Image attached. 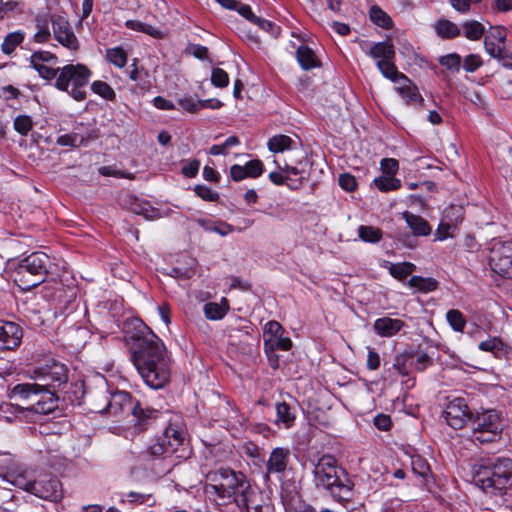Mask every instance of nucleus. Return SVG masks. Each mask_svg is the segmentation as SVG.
Instances as JSON below:
<instances>
[{"mask_svg":"<svg viewBox=\"0 0 512 512\" xmlns=\"http://www.w3.org/2000/svg\"><path fill=\"white\" fill-rule=\"evenodd\" d=\"M54 65L55 64H38L32 66L39 73L40 77L46 80H53L58 77L61 70V68L54 67Z\"/></svg>","mask_w":512,"mask_h":512,"instance_id":"43","label":"nucleus"},{"mask_svg":"<svg viewBox=\"0 0 512 512\" xmlns=\"http://www.w3.org/2000/svg\"><path fill=\"white\" fill-rule=\"evenodd\" d=\"M106 57L115 66L123 68L127 63V53L121 47L107 49Z\"/></svg>","mask_w":512,"mask_h":512,"instance_id":"40","label":"nucleus"},{"mask_svg":"<svg viewBox=\"0 0 512 512\" xmlns=\"http://www.w3.org/2000/svg\"><path fill=\"white\" fill-rule=\"evenodd\" d=\"M186 52L200 60H205L208 58V49L202 45L189 44L186 48Z\"/></svg>","mask_w":512,"mask_h":512,"instance_id":"62","label":"nucleus"},{"mask_svg":"<svg viewBox=\"0 0 512 512\" xmlns=\"http://www.w3.org/2000/svg\"><path fill=\"white\" fill-rule=\"evenodd\" d=\"M411 468L415 474L422 478H427L431 472L428 462L420 455L411 457Z\"/></svg>","mask_w":512,"mask_h":512,"instance_id":"39","label":"nucleus"},{"mask_svg":"<svg viewBox=\"0 0 512 512\" xmlns=\"http://www.w3.org/2000/svg\"><path fill=\"white\" fill-rule=\"evenodd\" d=\"M227 313V308L215 303L209 302L204 305V314L207 319L210 320H219L222 319Z\"/></svg>","mask_w":512,"mask_h":512,"instance_id":"42","label":"nucleus"},{"mask_svg":"<svg viewBox=\"0 0 512 512\" xmlns=\"http://www.w3.org/2000/svg\"><path fill=\"white\" fill-rule=\"evenodd\" d=\"M92 75L90 69L84 64H67L61 68L55 81V87L65 91L77 101L86 98L85 87Z\"/></svg>","mask_w":512,"mask_h":512,"instance_id":"6","label":"nucleus"},{"mask_svg":"<svg viewBox=\"0 0 512 512\" xmlns=\"http://www.w3.org/2000/svg\"><path fill=\"white\" fill-rule=\"evenodd\" d=\"M472 416L473 412L461 397L451 400L444 411L445 420L453 429H462L468 422L471 423Z\"/></svg>","mask_w":512,"mask_h":512,"instance_id":"15","label":"nucleus"},{"mask_svg":"<svg viewBox=\"0 0 512 512\" xmlns=\"http://www.w3.org/2000/svg\"><path fill=\"white\" fill-rule=\"evenodd\" d=\"M338 183L342 189L347 192H353L357 188L355 177L349 173H343L339 176Z\"/></svg>","mask_w":512,"mask_h":512,"instance_id":"57","label":"nucleus"},{"mask_svg":"<svg viewBox=\"0 0 512 512\" xmlns=\"http://www.w3.org/2000/svg\"><path fill=\"white\" fill-rule=\"evenodd\" d=\"M484 45L487 53L512 69V45L506 44L504 34H486Z\"/></svg>","mask_w":512,"mask_h":512,"instance_id":"16","label":"nucleus"},{"mask_svg":"<svg viewBox=\"0 0 512 512\" xmlns=\"http://www.w3.org/2000/svg\"><path fill=\"white\" fill-rule=\"evenodd\" d=\"M134 366L152 389L163 388L170 380L171 360L163 341L143 322L129 336Z\"/></svg>","mask_w":512,"mask_h":512,"instance_id":"1","label":"nucleus"},{"mask_svg":"<svg viewBox=\"0 0 512 512\" xmlns=\"http://www.w3.org/2000/svg\"><path fill=\"white\" fill-rule=\"evenodd\" d=\"M276 421L280 427L288 429L294 425L296 419L295 408L286 402H277L275 404Z\"/></svg>","mask_w":512,"mask_h":512,"instance_id":"23","label":"nucleus"},{"mask_svg":"<svg viewBox=\"0 0 512 512\" xmlns=\"http://www.w3.org/2000/svg\"><path fill=\"white\" fill-rule=\"evenodd\" d=\"M22 329L14 322H4L0 325V348L11 350L18 347L22 339Z\"/></svg>","mask_w":512,"mask_h":512,"instance_id":"19","label":"nucleus"},{"mask_svg":"<svg viewBox=\"0 0 512 512\" xmlns=\"http://www.w3.org/2000/svg\"><path fill=\"white\" fill-rule=\"evenodd\" d=\"M13 126L19 134L26 136L33 128V121L28 115H19L14 119Z\"/></svg>","mask_w":512,"mask_h":512,"instance_id":"44","label":"nucleus"},{"mask_svg":"<svg viewBox=\"0 0 512 512\" xmlns=\"http://www.w3.org/2000/svg\"><path fill=\"white\" fill-rule=\"evenodd\" d=\"M472 439L480 444L492 443L500 439L503 429L500 415L495 409L473 413L471 417Z\"/></svg>","mask_w":512,"mask_h":512,"instance_id":"7","label":"nucleus"},{"mask_svg":"<svg viewBox=\"0 0 512 512\" xmlns=\"http://www.w3.org/2000/svg\"><path fill=\"white\" fill-rule=\"evenodd\" d=\"M50 22L53 32H69L70 25L65 16L53 14L50 17Z\"/></svg>","mask_w":512,"mask_h":512,"instance_id":"53","label":"nucleus"},{"mask_svg":"<svg viewBox=\"0 0 512 512\" xmlns=\"http://www.w3.org/2000/svg\"><path fill=\"white\" fill-rule=\"evenodd\" d=\"M19 2L16 0H0V19L4 18L11 12L16 11L19 8Z\"/></svg>","mask_w":512,"mask_h":512,"instance_id":"64","label":"nucleus"},{"mask_svg":"<svg viewBox=\"0 0 512 512\" xmlns=\"http://www.w3.org/2000/svg\"><path fill=\"white\" fill-rule=\"evenodd\" d=\"M407 284L422 293H429L438 288V281L432 277L412 276Z\"/></svg>","mask_w":512,"mask_h":512,"instance_id":"28","label":"nucleus"},{"mask_svg":"<svg viewBox=\"0 0 512 512\" xmlns=\"http://www.w3.org/2000/svg\"><path fill=\"white\" fill-rule=\"evenodd\" d=\"M482 0H450L452 7L462 13L468 12L473 6Z\"/></svg>","mask_w":512,"mask_h":512,"instance_id":"60","label":"nucleus"},{"mask_svg":"<svg viewBox=\"0 0 512 512\" xmlns=\"http://www.w3.org/2000/svg\"><path fill=\"white\" fill-rule=\"evenodd\" d=\"M491 270L505 279L512 277V241L495 242L489 254Z\"/></svg>","mask_w":512,"mask_h":512,"instance_id":"10","label":"nucleus"},{"mask_svg":"<svg viewBox=\"0 0 512 512\" xmlns=\"http://www.w3.org/2000/svg\"><path fill=\"white\" fill-rule=\"evenodd\" d=\"M358 235L362 241L377 243L382 239L383 232L374 226L361 225L358 228Z\"/></svg>","mask_w":512,"mask_h":512,"instance_id":"35","label":"nucleus"},{"mask_svg":"<svg viewBox=\"0 0 512 512\" xmlns=\"http://www.w3.org/2000/svg\"><path fill=\"white\" fill-rule=\"evenodd\" d=\"M85 138L78 133L64 134L58 137L57 143L61 146L79 147L84 145Z\"/></svg>","mask_w":512,"mask_h":512,"instance_id":"45","label":"nucleus"},{"mask_svg":"<svg viewBox=\"0 0 512 512\" xmlns=\"http://www.w3.org/2000/svg\"><path fill=\"white\" fill-rule=\"evenodd\" d=\"M85 401L89 403L90 405V411L94 413H104L105 411H98L95 407L106 405L108 402V392L107 391H100L98 392L95 397H92V395H87L85 398Z\"/></svg>","mask_w":512,"mask_h":512,"instance_id":"48","label":"nucleus"},{"mask_svg":"<svg viewBox=\"0 0 512 512\" xmlns=\"http://www.w3.org/2000/svg\"><path fill=\"white\" fill-rule=\"evenodd\" d=\"M194 192L205 201L215 202L219 199V194L205 185H196Z\"/></svg>","mask_w":512,"mask_h":512,"instance_id":"52","label":"nucleus"},{"mask_svg":"<svg viewBox=\"0 0 512 512\" xmlns=\"http://www.w3.org/2000/svg\"><path fill=\"white\" fill-rule=\"evenodd\" d=\"M185 432L176 424H169L162 435L157 437L155 442L148 446L146 454L151 458L167 457L177 453L178 448L183 445Z\"/></svg>","mask_w":512,"mask_h":512,"instance_id":"9","label":"nucleus"},{"mask_svg":"<svg viewBox=\"0 0 512 512\" xmlns=\"http://www.w3.org/2000/svg\"><path fill=\"white\" fill-rule=\"evenodd\" d=\"M91 90L107 101H114L116 93L114 89L106 82L97 80L91 84Z\"/></svg>","mask_w":512,"mask_h":512,"instance_id":"36","label":"nucleus"},{"mask_svg":"<svg viewBox=\"0 0 512 512\" xmlns=\"http://www.w3.org/2000/svg\"><path fill=\"white\" fill-rule=\"evenodd\" d=\"M130 414L133 417L132 422L134 428L139 432H143L158 419L160 412L148 406H143L137 400Z\"/></svg>","mask_w":512,"mask_h":512,"instance_id":"18","label":"nucleus"},{"mask_svg":"<svg viewBox=\"0 0 512 512\" xmlns=\"http://www.w3.org/2000/svg\"><path fill=\"white\" fill-rule=\"evenodd\" d=\"M402 82L403 84L397 87V91L408 104H419L423 101V98L419 94L417 87L413 85L408 78L407 81Z\"/></svg>","mask_w":512,"mask_h":512,"instance_id":"29","label":"nucleus"},{"mask_svg":"<svg viewBox=\"0 0 512 512\" xmlns=\"http://www.w3.org/2000/svg\"><path fill=\"white\" fill-rule=\"evenodd\" d=\"M399 169V163L394 158H384L381 160V170L384 176L393 177Z\"/></svg>","mask_w":512,"mask_h":512,"instance_id":"55","label":"nucleus"},{"mask_svg":"<svg viewBox=\"0 0 512 512\" xmlns=\"http://www.w3.org/2000/svg\"><path fill=\"white\" fill-rule=\"evenodd\" d=\"M135 402L132 396L125 391H118L113 394L108 393V402L106 405L95 407L98 411H107L111 415H119L121 413H130Z\"/></svg>","mask_w":512,"mask_h":512,"instance_id":"17","label":"nucleus"},{"mask_svg":"<svg viewBox=\"0 0 512 512\" xmlns=\"http://www.w3.org/2000/svg\"><path fill=\"white\" fill-rule=\"evenodd\" d=\"M414 354L405 352L395 357L393 367L402 376H408L410 373V367L413 366Z\"/></svg>","mask_w":512,"mask_h":512,"instance_id":"34","label":"nucleus"},{"mask_svg":"<svg viewBox=\"0 0 512 512\" xmlns=\"http://www.w3.org/2000/svg\"><path fill=\"white\" fill-rule=\"evenodd\" d=\"M403 218L415 236H428L431 233V226L423 217L406 211Z\"/></svg>","mask_w":512,"mask_h":512,"instance_id":"24","label":"nucleus"},{"mask_svg":"<svg viewBox=\"0 0 512 512\" xmlns=\"http://www.w3.org/2000/svg\"><path fill=\"white\" fill-rule=\"evenodd\" d=\"M373 183L381 192L395 191L401 187L399 179L384 175L375 178Z\"/></svg>","mask_w":512,"mask_h":512,"instance_id":"37","label":"nucleus"},{"mask_svg":"<svg viewBox=\"0 0 512 512\" xmlns=\"http://www.w3.org/2000/svg\"><path fill=\"white\" fill-rule=\"evenodd\" d=\"M283 334V328L277 321H269L264 327V340Z\"/></svg>","mask_w":512,"mask_h":512,"instance_id":"58","label":"nucleus"},{"mask_svg":"<svg viewBox=\"0 0 512 512\" xmlns=\"http://www.w3.org/2000/svg\"><path fill=\"white\" fill-rule=\"evenodd\" d=\"M446 319L451 328L456 332H463L466 326V318L460 310L451 309L446 313Z\"/></svg>","mask_w":512,"mask_h":512,"instance_id":"38","label":"nucleus"},{"mask_svg":"<svg viewBox=\"0 0 512 512\" xmlns=\"http://www.w3.org/2000/svg\"><path fill=\"white\" fill-rule=\"evenodd\" d=\"M313 475L315 486L326 490L335 501L351 500L354 483L333 455L321 456L314 465Z\"/></svg>","mask_w":512,"mask_h":512,"instance_id":"3","label":"nucleus"},{"mask_svg":"<svg viewBox=\"0 0 512 512\" xmlns=\"http://www.w3.org/2000/svg\"><path fill=\"white\" fill-rule=\"evenodd\" d=\"M361 49L374 59L388 60L395 58V48L390 39L369 45L366 42L360 43Z\"/></svg>","mask_w":512,"mask_h":512,"instance_id":"20","label":"nucleus"},{"mask_svg":"<svg viewBox=\"0 0 512 512\" xmlns=\"http://www.w3.org/2000/svg\"><path fill=\"white\" fill-rule=\"evenodd\" d=\"M289 458L290 450L288 448L277 447L271 451L265 465L264 481L266 484L271 483L274 477L282 483L281 486L284 488L286 483L283 482V478L288 468Z\"/></svg>","mask_w":512,"mask_h":512,"instance_id":"11","label":"nucleus"},{"mask_svg":"<svg viewBox=\"0 0 512 512\" xmlns=\"http://www.w3.org/2000/svg\"><path fill=\"white\" fill-rule=\"evenodd\" d=\"M22 40L23 34H7L4 42L2 43V51L5 54H11Z\"/></svg>","mask_w":512,"mask_h":512,"instance_id":"51","label":"nucleus"},{"mask_svg":"<svg viewBox=\"0 0 512 512\" xmlns=\"http://www.w3.org/2000/svg\"><path fill=\"white\" fill-rule=\"evenodd\" d=\"M431 364L432 360L427 353L414 354L413 366L416 370L424 371Z\"/></svg>","mask_w":512,"mask_h":512,"instance_id":"61","label":"nucleus"},{"mask_svg":"<svg viewBox=\"0 0 512 512\" xmlns=\"http://www.w3.org/2000/svg\"><path fill=\"white\" fill-rule=\"evenodd\" d=\"M482 65V59L479 55L470 54L465 57L463 67L467 72H474Z\"/></svg>","mask_w":512,"mask_h":512,"instance_id":"59","label":"nucleus"},{"mask_svg":"<svg viewBox=\"0 0 512 512\" xmlns=\"http://www.w3.org/2000/svg\"><path fill=\"white\" fill-rule=\"evenodd\" d=\"M9 398L25 405L22 409H30L36 405L37 407H35L34 410L38 412L43 409V407H40L42 402L53 401L54 394L46 388V385L21 383L15 385L9 391Z\"/></svg>","mask_w":512,"mask_h":512,"instance_id":"8","label":"nucleus"},{"mask_svg":"<svg viewBox=\"0 0 512 512\" xmlns=\"http://www.w3.org/2000/svg\"><path fill=\"white\" fill-rule=\"evenodd\" d=\"M49 256L44 252H33L22 259L15 272L14 282L23 291H29L43 283L48 274Z\"/></svg>","mask_w":512,"mask_h":512,"instance_id":"5","label":"nucleus"},{"mask_svg":"<svg viewBox=\"0 0 512 512\" xmlns=\"http://www.w3.org/2000/svg\"><path fill=\"white\" fill-rule=\"evenodd\" d=\"M200 161L197 159L187 161L182 166V173L189 178L195 177L199 171Z\"/></svg>","mask_w":512,"mask_h":512,"instance_id":"63","label":"nucleus"},{"mask_svg":"<svg viewBox=\"0 0 512 512\" xmlns=\"http://www.w3.org/2000/svg\"><path fill=\"white\" fill-rule=\"evenodd\" d=\"M43 380H46V388L54 383L58 385L66 383L68 379L67 368L60 363H53L47 368H43L41 372Z\"/></svg>","mask_w":512,"mask_h":512,"instance_id":"22","label":"nucleus"},{"mask_svg":"<svg viewBox=\"0 0 512 512\" xmlns=\"http://www.w3.org/2000/svg\"><path fill=\"white\" fill-rule=\"evenodd\" d=\"M265 351L274 352L275 350L288 351L292 347V341L288 337H283L281 334L278 337H272L271 339H265Z\"/></svg>","mask_w":512,"mask_h":512,"instance_id":"33","label":"nucleus"},{"mask_svg":"<svg viewBox=\"0 0 512 512\" xmlns=\"http://www.w3.org/2000/svg\"><path fill=\"white\" fill-rule=\"evenodd\" d=\"M249 480L242 472L228 467L209 471L205 476L204 495L217 506H228L237 503Z\"/></svg>","mask_w":512,"mask_h":512,"instance_id":"2","label":"nucleus"},{"mask_svg":"<svg viewBox=\"0 0 512 512\" xmlns=\"http://www.w3.org/2000/svg\"><path fill=\"white\" fill-rule=\"evenodd\" d=\"M278 165V168L285 172L286 175L280 172H271L269 174V179L275 185H284L286 181L289 179V175L299 176V178L293 181L292 184H287L291 189H298L302 186L303 182L308 180L309 178V160L305 157L304 159L299 160L297 165L292 166L285 163L283 166Z\"/></svg>","mask_w":512,"mask_h":512,"instance_id":"12","label":"nucleus"},{"mask_svg":"<svg viewBox=\"0 0 512 512\" xmlns=\"http://www.w3.org/2000/svg\"><path fill=\"white\" fill-rule=\"evenodd\" d=\"M244 167L247 171L248 177L251 178L259 177L264 171V165L259 159L248 161Z\"/></svg>","mask_w":512,"mask_h":512,"instance_id":"54","label":"nucleus"},{"mask_svg":"<svg viewBox=\"0 0 512 512\" xmlns=\"http://www.w3.org/2000/svg\"><path fill=\"white\" fill-rule=\"evenodd\" d=\"M479 349L485 352H491L495 356H499L504 350V343L498 337H493L479 343Z\"/></svg>","mask_w":512,"mask_h":512,"instance_id":"41","label":"nucleus"},{"mask_svg":"<svg viewBox=\"0 0 512 512\" xmlns=\"http://www.w3.org/2000/svg\"><path fill=\"white\" fill-rule=\"evenodd\" d=\"M55 39L70 50H77L79 43L75 34H54Z\"/></svg>","mask_w":512,"mask_h":512,"instance_id":"56","label":"nucleus"},{"mask_svg":"<svg viewBox=\"0 0 512 512\" xmlns=\"http://www.w3.org/2000/svg\"><path fill=\"white\" fill-rule=\"evenodd\" d=\"M415 269V264L411 262L392 263L388 267L391 276L399 281H403L404 279H406L415 271Z\"/></svg>","mask_w":512,"mask_h":512,"instance_id":"31","label":"nucleus"},{"mask_svg":"<svg viewBox=\"0 0 512 512\" xmlns=\"http://www.w3.org/2000/svg\"><path fill=\"white\" fill-rule=\"evenodd\" d=\"M240 143L237 136L233 135L228 137L223 144L211 146L209 153L213 156L226 155L230 147L236 146Z\"/></svg>","mask_w":512,"mask_h":512,"instance_id":"46","label":"nucleus"},{"mask_svg":"<svg viewBox=\"0 0 512 512\" xmlns=\"http://www.w3.org/2000/svg\"><path fill=\"white\" fill-rule=\"evenodd\" d=\"M238 9V12L241 16L249 20L251 23H254L260 28L261 30L268 31L272 29V22L262 19L258 16H256L250 6L248 5H240Z\"/></svg>","mask_w":512,"mask_h":512,"instance_id":"32","label":"nucleus"},{"mask_svg":"<svg viewBox=\"0 0 512 512\" xmlns=\"http://www.w3.org/2000/svg\"><path fill=\"white\" fill-rule=\"evenodd\" d=\"M25 490L38 498L51 502H58L63 497L61 482L50 476L27 483Z\"/></svg>","mask_w":512,"mask_h":512,"instance_id":"13","label":"nucleus"},{"mask_svg":"<svg viewBox=\"0 0 512 512\" xmlns=\"http://www.w3.org/2000/svg\"><path fill=\"white\" fill-rule=\"evenodd\" d=\"M439 63L442 66L446 67L448 70L457 72L460 69L461 57H460V55H458L456 53L448 54V55L442 56L439 59Z\"/></svg>","mask_w":512,"mask_h":512,"instance_id":"49","label":"nucleus"},{"mask_svg":"<svg viewBox=\"0 0 512 512\" xmlns=\"http://www.w3.org/2000/svg\"><path fill=\"white\" fill-rule=\"evenodd\" d=\"M376 65L382 75L391 81L397 83H400L401 81H407V77L398 71L394 63V59L378 60Z\"/></svg>","mask_w":512,"mask_h":512,"instance_id":"25","label":"nucleus"},{"mask_svg":"<svg viewBox=\"0 0 512 512\" xmlns=\"http://www.w3.org/2000/svg\"><path fill=\"white\" fill-rule=\"evenodd\" d=\"M236 505L242 512H273V506L263 495L262 491L253 488L248 484V488L243 491Z\"/></svg>","mask_w":512,"mask_h":512,"instance_id":"14","label":"nucleus"},{"mask_svg":"<svg viewBox=\"0 0 512 512\" xmlns=\"http://www.w3.org/2000/svg\"><path fill=\"white\" fill-rule=\"evenodd\" d=\"M297 60L301 67L305 70H309L318 66V61L315 56L314 51L306 45H301L298 47L297 52Z\"/></svg>","mask_w":512,"mask_h":512,"instance_id":"27","label":"nucleus"},{"mask_svg":"<svg viewBox=\"0 0 512 512\" xmlns=\"http://www.w3.org/2000/svg\"><path fill=\"white\" fill-rule=\"evenodd\" d=\"M405 326V322L400 319L381 317L375 320L373 329L378 336L389 338L396 335Z\"/></svg>","mask_w":512,"mask_h":512,"instance_id":"21","label":"nucleus"},{"mask_svg":"<svg viewBox=\"0 0 512 512\" xmlns=\"http://www.w3.org/2000/svg\"><path fill=\"white\" fill-rule=\"evenodd\" d=\"M295 141L287 135H275L268 140V149L273 153H280L292 149Z\"/></svg>","mask_w":512,"mask_h":512,"instance_id":"30","label":"nucleus"},{"mask_svg":"<svg viewBox=\"0 0 512 512\" xmlns=\"http://www.w3.org/2000/svg\"><path fill=\"white\" fill-rule=\"evenodd\" d=\"M58 58L56 55L48 52V51H37L34 52L31 56V64H57Z\"/></svg>","mask_w":512,"mask_h":512,"instance_id":"47","label":"nucleus"},{"mask_svg":"<svg viewBox=\"0 0 512 512\" xmlns=\"http://www.w3.org/2000/svg\"><path fill=\"white\" fill-rule=\"evenodd\" d=\"M369 18L372 23L384 30L393 28L392 18L379 6L373 5L369 10Z\"/></svg>","mask_w":512,"mask_h":512,"instance_id":"26","label":"nucleus"},{"mask_svg":"<svg viewBox=\"0 0 512 512\" xmlns=\"http://www.w3.org/2000/svg\"><path fill=\"white\" fill-rule=\"evenodd\" d=\"M211 83L218 88H224L228 86V73L221 68H214L211 73Z\"/></svg>","mask_w":512,"mask_h":512,"instance_id":"50","label":"nucleus"},{"mask_svg":"<svg viewBox=\"0 0 512 512\" xmlns=\"http://www.w3.org/2000/svg\"><path fill=\"white\" fill-rule=\"evenodd\" d=\"M476 486L489 494L502 493L512 487V459L482 458L471 466Z\"/></svg>","mask_w":512,"mask_h":512,"instance_id":"4","label":"nucleus"}]
</instances>
